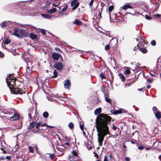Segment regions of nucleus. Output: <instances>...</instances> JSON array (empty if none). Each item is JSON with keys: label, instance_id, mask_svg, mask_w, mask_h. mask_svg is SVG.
<instances>
[{"label": "nucleus", "instance_id": "47", "mask_svg": "<svg viewBox=\"0 0 161 161\" xmlns=\"http://www.w3.org/2000/svg\"><path fill=\"white\" fill-rule=\"evenodd\" d=\"M50 157L52 159H53L55 157L54 154H51L50 156Z\"/></svg>", "mask_w": 161, "mask_h": 161}, {"label": "nucleus", "instance_id": "46", "mask_svg": "<svg viewBox=\"0 0 161 161\" xmlns=\"http://www.w3.org/2000/svg\"><path fill=\"white\" fill-rule=\"evenodd\" d=\"M41 32L43 35H45L46 34L45 30L44 29H41Z\"/></svg>", "mask_w": 161, "mask_h": 161}, {"label": "nucleus", "instance_id": "59", "mask_svg": "<svg viewBox=\"0 0 161 161\" xmlns=\"http://www.w3.org/2000/svg\"><path fill=\"white\" fill-rule=\"evenodd\" d=\"M6 159L9 160L11 159V157L9 156H7L6 157Z\"/></svg>", "mask_w": 161, "mask_h": 161}, {"label": "nucleus", "instance_id": "42", "mask_svg": "<svg viewBox=\"0 0 161 161\" xmlns=\"http://www.w3.org/2000/svg\"><path fill=\"white\" fill-rule=\"evenodd\" d=\"M145 18L147 20H150L151 19V17L147 15H146L145 16Z\"/></svg>", "mask_w": 161, "mask_h": 161}, {"label": "nucleus", "instance_id": "36", "mask_svg": "<svg viewBox=\"0 0 161 161\" xmlns=\"http://www.w3.org/2000/svg\"><path fill=\"white\" fill-rule=\"evenodd\" d=\"M113 8H114L113 6L112 5V6H110L108 8V11L109 12H111L112 11V10H113Z\"/></svg>", "mask_w": 161, "mask_h": 161}, {"label": "nucleus", "instance_id": "21", "mask_svg": "<svg viewBox=\"0 0 161 161\" xmlns=\"http://www.w3.org/2000/svg\"><path fill=\"white\" fill-rule=\"evenodd\" d=\"M104 5H105V4L104 3H101L100 5V8H99L98 10V11L99 13H100L102 12V11L103 9V7L104 6Z\"/></svg>", "mask_w": 161, "mask_h": 161}, {"label": "nucleus", "instance_id": "55", "mask_svg": "<svg viewBox=\"0 0 161 161\" xmlns=\"http://www.w3.org/2000/svg\"><path fill=\"white\" fill-rule=\"evenodd\" d=\"M3 113L5 114H10V113L9 112H8L7 111H4Z\"/></svg>", "mask_w": 161, "mask_h": 161}, {"label": "nucleus", "instance_id": "7", "mask_svg": "<svg viewBox=\"0 0 161 161\" xmlns=\"http://www.w3.org/2000/svg\"><path fill=\"white\" fill-rule=\"evenodd\" d=\"M64 85L65 88L69 89L71 86V83L69 79H67L64 81Z\"/></svg>", "mask_w": 161, "mask_h": 161}, {"label": "nucleus", "instance_id": "8", "mask_svg": "<svg viewBox=\"0 0 161 161\" xmlns=\"http://www.w3.org/2000/svg\"><path fill=\"white\" fill-rule=\"evenodd\" d=\"M21 34L20 38H22L23 37H26L28 36L29 34L28 33L24 30L22 29L21 31Z\"/></svg>", "mask_w": 161, "mask_h": 161}, {"label": "nucleus", "instance_id": "27", "mask_svg": "<svg viewBox=\"0 0 161 161\" xmlns=\"http://www.w3.org/2000/svg\"><path fill=\"white\" fill-rule=\"evenodd\" d=\"M53 75L52 76V78H56L58 75L57 72L56 70H55L53 72Z\"/></svg>", "mask_w": 161, "mask_h": 161}, {"label": "nucleus", "instance_id": "32", "mask_svg": "<svg viewBox=\"0 0 161 161\" xmlns=\"http://www.w3.org/2000/svg\"><path fill=\"white\" fill-rule=\"evenodd\" d=\"M130 69L128 68L124 72V74L125 75H127L130 74Z\"/></svg>", "mask_w": 161, "mask_h": 161}, {"label": "nucleus", "instance_id": "53", "mask_svg": "<svg viewBox=\"0 0 161 161\" xmlns=\"http://www.w3.org/2000/svg\"><path fill=\"white\" fill-rule=\"evenodd\" d=\"M112 129L114 130H115L117 129V127L114 125H113L112 126Z\"/></svg>", "mask_w": 161, "mask_h": 161}, {"label": "nucleus", "instance_id": "9", "mask_svg": "<svg viewBox=\"0 0 161 161\" xmlns=\"http://www.w3.org/2000/svg\"><path fill=\"white\" fill-rule=\"evenodd\" d=\"M148 12V6L145 4H142V13Z\"/></svg>", "mask_w": 161, "mask_h": 161}, {"label": "nucleus", "instance_id": "60", "mask_svg": "<svg viewBox=\"0 0 161 161\" xmlns=\"http://www.w3.org/2000/svg\"><path fill=\"white\" fill-rule=\"evenodd\" d=\"M47 126V125L46 124H42L41 125V126L42 127H43V126Z\"/></svg>", "mask_w": 161, "mask_h": 161}, {"label": "nucleus", "instance_id": "57", "mask_svg": "<svg viewBox=\"0 0 161 161\" xmlns=\"http://www.w3.org/2000/svg\"><path fill=\"white\" fill-rule=\"evenodd\" d=\"M125 159L126 161H130V158L129 157H126Z\"/></svg>", "mask_w": 161, "mask_h": 161}, {"label": "nucleus", "instance_id": "64", "mask_svg": "<svg viewBox=\"0 0 161 161\" xmlns=\"http://www.w3.org/2000/svg\"><path fill=\"white\" fill-rule=\"evenodd\" d=\"M159 74H160V77H161V69L159 70Z\"/></svg>", "mask_w": 161, "mask_h": 161}, {"label": "nucleus", "instance_id": "31", "mask_svg": "<svg viewBox=\"0 0 161 161\" xmlns=\"http://www.w3.org/2000/svg\"><path fill=\"white\" fill-rule=\"evenodd\" d=\"M144 148H145L146 150H149L151 149V147L150 146L146 147L143 145H142V150Z\"/></svg>", "mask_w": 161, "mask_h": 161}, {"label": "nucleus", "instance_id": "39", "mask_svg": "<svg viewBox=\"0 0 161 161\" xmlns=\"http://www.w3.org/2000/svg\"><path fill=\"white\" fill-rule=\"evenodd\" d=\"M67 9V7H65L64 8L61 10V11L60 12V13H59V14H60L61 13H63Z\"/></svg>", "mask_w": 161, "mask_h": 161}, {"label": "nucleus", "instance_id": "20", "mask_svg": "<svg viewBox=\"0 0 161 161\" xmlns=\"http://www.w3.org/2000/svg\"><path fill=\"white\" fill-rule=\"evenodd\" d=\"M155 115L157 119H159L161 117V113L159 111H157V112L155 114Z\"/></svg>", "mask_w": 161, "mask_h": 161}, {"label": "nucleus", "instance_id": "45", "mask_svg": "<svg viewBox=\"0 0 161 161\" xmlns=\"http://www.w3.org/2000/svg\"><path fill=\"white\" fill-rule=\"evenodd\" d=\"M138 48V49L140 50V51H141V48H140L139 47H138V46L137 45V47H135L134 48V50H135L137 49V48Z\"/></svg>", "mask_w": 161, "mask_h": 161}, {"label": "nucleus", "instance_id": "30", "mask_svg": "<svg viewBox=\"0 0 161 161\" xmlns=\"http://www.w3.org/2000/svg\"><path fill=\"white\" fill-rule=\"evenodd\" d=\"M26 72L28 75L30 74L31 73V69L29 67H27L26 69Z\"/></svg>", "mask_w": 161, "mask_h": 161}, {"label": "nucleus", "instance_id": "50", "mask_svg": "<svg viewBox=\"0 0 161 161\" xmlns=\"http://www.w3.org/2000/svg\"><path fill=\"white\" fill-rule=\"evenodd\" d=\"M4 57V54L0 51V58H3Z\"/></svg>", "mask_w": 161, "mask_h": 161}, {"label": "nucleus", "instance_id": "38", "mask_svg": "<svg viewBox=\"0 0 161 161\" xmlns=\"http://www.w3.org/2000/svg\"><path fill=\"white\" fill-rule=\"evenodd\" d=\"M72 154L74 156H77L78 154L77 152L75 150H73L72 152Z\"/></svg>", "mask_w": 161, "mask_h": 161}, {"label": "nucleus", "instance_id": "10", "mask_svg": "<svg viewBox=\"0 0 161 161\" xmlns=\"http://www.w3.org/2000/svg\"><path fill=\"white\" fill-rule=\"evenodd\" d=\"M52 56L53 59L55 60H58L60 56H61L62 60H63V58L60 54L56 53H54L53 54Z\"/></svg>", "mask_w": 161, "mask_h": 161}, {"label": "nucleus", "instance_id": "11", "mask_svg": "<svg viewBox=\"0 0 161 161\" xmlns=\"http://www.w3.org/2000/svg\"><path fill=\"white\" fill-rule=\"evenodd\" d=\"M19 118V115L17 113L15 112L13 116L10 118L11 120H15L18 119Z\"/></svg>", "mask_w": 161, "mask_h": 161}, {"label": "nucleus", "instance_id": "6", "mask_svg": "<svg viewBox=\"0 0 161 161\" xmlns=\"http://www.w3.org/2000/svg\"><path fill=\"white\" fill-rule=\"evenodd\" d=\"M78 0H73L72 1L71 3V6L72 7H73L72 10H74L76 9L79 6V2H76Z\"/></svg>", "mask_w": 161, "mask_h": 161}, {"label": "nucleus", "instance_id": "40", "mask_svg": "<svg viewBox=\"0 0 161 161\" xmlns=\"http://www.w3.org/2000/svg\"><path fill=\"white\" fill-rule=\"evenodd\" d=\"M29 150L30 152L33 153L34 152L33 148L31 146H29Z\"/></svg>", "mask_w": 161, "mask_h": 161}, {"label": "nucleus", "instance_id": "35", "mask_svg": "<svg viewBox=\"0 0 161 161\" xmlns=\"http://www.w3.org/2000/svg\"><path fill=\"white\" fill-rule=\"evenodd\" d=\"M41 125V122H38L36 124V128L37 129H39V127H40Z\"/></svg>", "mask_w": 161, "mask_h": 161}, {"label": "nucleus", "instance_id": "48", "mask_svg": "<svg viewBox=\"0 0 161 161\" xmlns=\"http://www.w3.org/2000/svg\"><path fill=\"white\" fill-rule=\"evenodd\" d=\"M136 29L137 31H138L140 28V26L138 25H136Z\"/></svg>", "mask_w": 161, "mask_h": 161}, {"label": "nucleus", "instance_id": "56", "mask_svg": "<svg viewBox=\"0 0 161 161\" xmlns=\"http://www.w3.org/2000/svg\"><path fill=\"white\" fill-rule=\"evenodd\" d=\"M147 82L148 83H151L152 82V79H147Z\"/></svg>", "mask_w": 161, "mask_h": 161}, {"label": "nucleus", "instance_id": "49", "mask_svg": "<svg viewBox=\"0 0 161 161\" xmlns=\"http://www.w3.org/2000/svg\"><path fill=\"white\" fill-rule=\"evenodd\" d=\"M93 2V0H91L89 3V5L90 7L92 6Z\"/></svg>", "mask_w": 161, "mask_h": 161}, {"label": "nucleus", "instance_id": "3", "mask_svg": "<svg viewBox=\"0 0 161 161\" xmlns=\"http://www.w3.org/2000/svg\"><path fill=\"white\" fill-rule=\"evenodd\" d=\"M144 38V36H142V40L143 41V42H144L145 44L143 46H142V52L143 53H145L147 52V50L146 49V47L147 46V42L145 41Z\"/></svg>", "mask_w": 161, "mask_h": 161}, {"label": "nucleus", "instance_id": "43", "mask_svg": "<svg viewBox=\"0 0 161 161\" xmlns=\"http://www.w3.org/2000/svg\"><path fill=\"white\" fill-rule=\"evenodd\" d=\"M151 44L152 45H153V46L155 45L156 42H155V40L152 41L151 42Z\"/></svg>", "mask_w": 161, "mask_h": 161}, {"label": "nucleus", "instance_id": "5", "mask_svg": "<svg viewBox=\"0 0 161 161\" xmlns=\"http://www.w3.org/2000/svg\"><path fill=\"white\" fill-rule=\"evenodd\" d=\"M63 65L62 63L57 62L54 65V67L58 70H61L63 68Z\"/></svg>", "mask_w": 161, "mask_h": 161}, {"label": "nucleus", "instance_id": "22", "mask_svg": "<svg viewBox=\"0 0 161 161\" xmlns=\"http://www.w3.org/2000/svg\"><path fill=\"white\" fill-rule=\"evenodd\" d=\"M30 37L32 39H35L37 38V36L36 34L32 33L30 34Z\"/></svg>", "mask_w": 161, "mask_h": 161}, {"label": "nucleus", "instance_id": "37", "mask_svg": "<svg viewBox=\"0 0 161 161\" xmlns=\"http://www.w3.org/2000/svg\"><path fill=\"white\" fill-rule=\"evenodd\" d=\"M153 110L155 114L156 112H157L158 110L156 107L154 106L153 108Z\"/></svg>", "mask_w": 161, "mask_h": 161}, {"label": "nucleus", "instance_id": "16", "mask_svg": "<svg viewBox=\"0 0 161 161\" xmlns=\"http://www.w3.org/2000/svg\"><path fill=\"white\" fill-rule=\"evenodd\" d=\"M41 15L42 17H43L45 19H50L52 17V15H49L48 14H41Z\"/></svg>", "mask_w": 161, "mask_h": 161}, {"label": "nucleus", "instance_id": "13", "mask_svg": "<svg viewBox=\"0 0 161 161\" xmlns=\"http://www.w3.org/2000/svg\"><path fill=\"white\" fill-rule=\"evenodd\" d=\"M29 113L28 114V115L29 116L30 119H31V115L33 114L34 112L36 114V109H33L32 108H30L29 109Z\"/></svg>", "mask_w": 161, "mask_h": 161}, {"label": "nucleus", "instance_id": "51", "mask_svg": "<svg viewBox=\"0 0 161 161\" xmlns=\"http://www.w3.org/2000/svg\"><path fill=\"white\" fill-rule=\"evenodd\" d=\"M80 129L82 131L84 130V125L81 124H80Z\"/></svg>", "mask_w": 161, "mask_h": 161}, {"label": "nucleus", "instance_id": "29", "mask_svg": "<svg viewBox=\"0 0 161 161\" xmlns=\"http://www.w3.org/2000/svg\"><path fill=\"white\" fill-rule=\"evenodd\" d=\"M0 26L2 28H4L6 27V21H3L0 24Z\"/></svg>", "mask_w": 161, "mask_h": 161}, {"label": "nucleus", "instance_id": "18", "mask_svg": "<svg viewBox=\"0 0 161 161\" xmlns=\"http://www.w3.org/2000/svg\"><path fill=\"white\" fill-rule=\"evenodd\" d=\"M101 112V108H100L96 109L95 111V114L96 115H98Z\"/></svg>", "mask_w": 161, "mask_h": 161}, {"label": "nucleus", "instance_id": "14", "mask_svg": "<svg viewBox=\"0 0 161 161\" xmlns=\"http://www.w3.org/2000/svg\"><path fill=\"white\" fill-rule=\"evenodd\" d=\"M108 95L107 94H105L104 95L105 100L106 101L110 104L112 103L111 99L108 98Z\"/></svg>", "mask_w": 161, "mask_h": 161}, {"label": "nucleus", "instance_id": "58", "mask_svg": "<svg viewBox=\"0 0 161 161\" xmlns=\"http://www.w3.org/2000/svg\"><path fill=\"white\" fill-rule=\"evenodd\" d=\"M154 16L155 17H156L160 18V17L161 15L159 14H157L154 15Z\"/></svg>", "mask_w": 161, "mask_h": 161}, {"label": "nucleus", "instance_id": "34", "mask_svg": "<svg viewBox=\"0 0 161 161\" xmlns=\"http://www.w3.org/2000/svg\"><path fill=\"white\" fill-rule=\"evenodd\" d=\"M152 3H154L155 4V5H156V7L155 8V10H156L157 9H158V8L159 6V5L158 3H157V2H156V3L153 2Z\"/></svg>", "mask_w": 161, "mask_h": 161}, {"label": "nucleus", "instance_id": "15", "mask_svg": "<svg viewBox=\"0 0 161 161\" xmlns=\"http://www.w3.org/2000/svg\"><path fill=\"white\" fill-rule=\"evenodd\" d=\"M36 124V122H32L30 123L28 127V128L29 130L32 129L34 127Z\"/></svg>", "mask_w": 161, "mask_h": 161}, {"label": "nucleus", "instance_id": "54", "mask_svg": "<svg viewBox=\"0 0 161 161\" xmlns=\"http://www.w3.org/2000/svg\"><path fill=\"white\" fill-rule=\"evenodd\" d=\"M5 159V158L4 156H2L0 157V160H4Z\"/></svg>", "mask_w": 161, "mask_h": 161}, {"label": "nucleus", "instance_id": "33", "mask_svg": "<svg viewBox=\"0 0 161 161\" xmlns=\"http://www.w3.org/2000/svg\"><path fill=\"white\" fill-rule=\"evenodd\" d=\"M74 127V124H73V123H72V122H70L69 124V128L70 129H72Z\"/></svg>", "mask_w": 161, "mask_h": 161}, {"label": "nucleus", "instance_id": "61", "mask_svg": "<svg viewBox=\"0 0 161 161\" xmlns=\"http://www.w3.org/2000/svg\"><path fill=\"white\" fill-rule=\"evenodd\" d=\"M55 49L57 51H61L60 49L58 47L55 48Z\"/></svg>", "mask_w": 161, "mask_h": 161}, {"label": "nucleus", "instance_id": "41", "mask_svg": "<svg viewBox=\"0 0 161 161\" xmlns=\"http://www.w3.org/2000/svg\"><path fill=\"white\" fill-rule=\"evenodd\" d=\"M110 46L108 44L105 46V49L106 50H108L109 49Z\"/></svg>", "mask_w": 161, "mask_h": 161}, {"label": "nucleus", "instance_id": "2", "mask_svg": "<svg viewBox=\"0 0 161 161\" xmlns=\"http://www.w3.org/2000/svg\"><path fill=\"white\" fill-rule=\"evenodd\" d=\"M11 76V75H9L8 77L6 78V82L11 93L20 95L25 93L27 90L26 88L23 86L21 87L20 86L19 87H15V86L16 85V80L15 78L12 79Z\"/></svg>", "mask_w": 161, "mask_h": 161}, {"label": "nucleus", "instance_id": "26", "mask_svg": "<svg viewBox=\"0 0 161 161\" xmlns=\"http://www.w3.org/2000/svg\"><path fill=\"white\" fill-rule=\"evenodd\" d=\"M10 42L11 40L9 38H7L5 40L4 43L5 44H8Z\"/></svg>", "mask_w": 161, "mask_h": 161}, {"label": "nucleus", "instance_id": "23", "mask_svg": "<svg viewBox=\"0 0 161 161\" xmlns=\"http://www.w3.org/2000/svg\"><path fill=\"white\" fill-rule=\"evenodd\" d=\"M131 8L132 7L131 5L129 4H127L125 6H123L122 8L125 10L127 9L128 8Z\"/></svg>", "mask_w": 161, "mask_h": 161}, {"label": "nucleus", "instance_id": "17", "mask_svg": "<svg viewBox=\"0 0 161 161\" xmlns=\"http://www.w3.org/2000/svg\"><path fill=\"white\" fill-rule=\"evenodd\" d=\"M118 75L121 80L123 82H125L126 80L125 76L121 73L119 74Z\"/></svg>", "mask_w": 161, "mask_h": 161}, {"label": "nucleus", "instance_id": "12", "mask_svg": "<svg viewBox=\"0 0 161 161\" xmlns=\"http://www.w3.org/2000/svg\"><path fill=\"white\" fill-rule=\"evenodd\" d=\"M127 111L125 109H120L118 110H115L113 113L115 114H121L122 113H126Z\"/></svg>", "mask_w": 161, "mask_h": 161}, {"label": "nucleus", "instance_id": "1", "mask_svg": "<svg viewBox=\"0 0 161 161\" xmlns=\"http://www.w3.org/2000/svg\"><path fill=\"white\" fill-rule=\"evenodd\" d=\"M99 119L98 124L96 119V128L98 132V142L99 145L101 146L104 140V137L107 134L110 135L109 127L108 126L111 118L106 114H101L99 115Z\"/></svg>", "mask_w": 161, "mask_h": 161}, {"label": "nucleus", "instance_id": "62", "mask_svg": "<svg viewBox=\"0 0 161 161\" xmlns=\"http://www.w3.org/2000/svg\"><path fill=\"white\" fill-rule=\"evenodd\" d=\"M135 133V132H133L132 134L130 133V135L131 136H133L134 135V134Z\"/></svg>", "mask_w": 161, "mask_h": 161}, {"label": "nucleus", "instance_id": "63", "mask_svg": "<svg viewBox=\"0 0 161 161\" xmlns=\"http://www.w3.org/2000/svg\"><path fill=\"white\" fill-rule=\"evenodd\" d=\"M146 87L147 88L149 89L150 88L151 86L150 85H148Z\"/></svg>", "mask_w": 161, "mask_h": 161}, {"label": "nucleus", "instance_id": "44", "mask_svg": "<svg viewBox=\"0 0 161 161\" xmlns=\"http://www.w3.org/2000/svg\"><path fill=\"white\" fill-rule=\"evenodd\" d=\"M100 76L101 77L102 79H105V75L102 73H101V74H100Z\"/></svg>", "mask_w": 161, "mask_h": 161}, {"label": "nucleus", "instance_id": "24", "mask_svg": "<svg viewBox=\"0 0 161 161\" xmlns=\"http://www.w3.org/2000/svg\"><path fill=\"white\" fill-rule=\"evenodd\" d=\"M57 11V9L55 8H53L51 9H50L48 11H47L48 13H53Z\"/></svg>", "mask_w": 161, "mask_h": 161}, {"label": "nucleus", "instance_id": "4", "mask_svg": "<svg viewBox=\"0 0 161 161\" xmlns=\"http://www.w3.org/2000/svg\"><path fill=\"white\" fill-rule=\"evenodd\" d=\"M22 29H19L17 28H15L14 30V32L13 35L18 37L20 38V37L21 34V31Z\"/></svg>", "mask_w": 161, "mask_h": 161}, {"label": "nucleus", "instance_id": "28", "mask_svg": "<svg viewBox=\"0 0 161 161\" xmlns=\"http://www.w3.org/2000/svg\"><path fill=\"white\" fill-rule=\"evenodd\" d=\"M43 116L45 118H47L49 116V114L47 112H45L43 114Z\"/></svg>", "mask_w": 161, "mask_h": 161}, {"label": "nucleus", "instance_id": "52", "mask_svg": "<svg viewBox=\"0 0 161 161\" xmlns=\"http://www.w3.org/2000/svg\"><path fill=\"white\" fill-rule=\"evenodd\" d=\"M104 161H108V158L107 156H104Z\"/></svg>", "mask_w": 161, "mask_h": 161}, {"label": "nucleus", "instance_id": "25", "mask_svg": "<svg viewBox=\"0 0 161 161\" xmlns=\"http://www.w3.org/2000/svg\"><path fill=\"white\" fill-rule=\"evenodd\" d=\"M155 69L153 70L152 71H151L150 74L152 77H155L157 75L155 74Z\"/></svg>", "mask_w": 161, "mask_h": 161}, {"label": "nucleus", "instance_id": "19", "mask_svg": "<svg viewBox=\"0 0 161 161\" xmlns=\"http://www.w3.org/2000/svg\"><path fill=\"white\" fill-rule=\"evenodd\" d=\"M73 24L77 25H80L82 24L81 22L77 19H75V21H73Z\"/></svg>", "mask_w": 161, "mask_h": 161}]
</instances>
